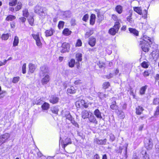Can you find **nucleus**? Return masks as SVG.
Masks as SVG:
<instances>
[{
	"label": "nucleus",
	"instance_id": "obj_62",
	"mask_svg": "<svg viewBox=\"0 0 159 159\" xmlns=\"http://www.w3.org/2000/svg\"><path fill=\"white\" fill-rule=\"evenodd\" d=\"M15 7H11L9 8V10L10 11L14 12H17L16 11Z\"/></svg>",
	"mask_w": 159,
	"mask_h": 159
},
{
	"label": "nucleus",
	"instance_id": "obj_4",
	"mask_svg": "<svg viewBox=\"0 0 159 159\" xmlns=\"http://www.w3.org/2000/svg\"><path fill=\"white\" fill-rule=\"evenodd\" d=\"M134 11L138 14L142 16V17L146 19L147 17L148 11L146 9L142 10L141 7H133Z\"/></svg>",
	"mask_w": 159,
	"mask_h": 159
},
{
	"label": "nucleus",
	"instance_id": "obj_54",
	"mask_svg": "<svg viewBox=\"0 0 159 159\" xmlns=\"http://www.w3.org/2000/svg\"><path fill=\"white\" fill-rule=\"evenodd\" d=\"M19 21L20 22H21L22 23H25L26 21V18L24 16L21 17H20L19 18Z\"/></svg>",
	"mask_w": 159,
	"mask_h": 159
},
{
	"label": "nucleus",
	"instance_id": "obj_34",
	"mask_svg": "<svg viewBox=\"0 0 159 159\" xmlns=\"http://www.w3.org/2000/svg\"><path fill=\"white\" fill-rule=\"evenodd\" d=\"M147 87L148 86L147 85H145L139 89L140 94L142 95L144 94Z\"/></svg>",
	"mask_w": 159,
	"mask_h": 159
},
{
	"label": "nucleus",
	"instance_id": "obj_49",
	"mask_svg": "<svg viewBox=\"0 0 159 159\" xmlns=\"http://www.w3.org/2000/svg\"><path fill=\"white\" fill-rule=\"evenodd\" d=\"M71 123L75 127H79V125L76 122L74 118H72L70 120Z\"/></svg>",
	"mask_w": 159,
	"mask_h": 159
},
{
	"label": "nucleus",
	"instance_id": "obj_12",
	"mask_svg": "<svg viewBox=\"0 0 159 159\" xmlns=\"http://www.w3.org/2000/svg\"><path fill=\"white\" fill-rule=\"evenodd\" d=\"M139 45L141 46L142 50L144 52H148L149 51L151 45H149L148 44L144 43L143 44Z\"/></svg>",
	"mask_w": 159,
	"mask_h": 159
},
{
	"label": "nucleus",
	"instance_id": "obj_23",
	"mask_svg": "<svg viewBox=\"0 0 159 159\" xmlns=\"http://www.w3.org/2000/svg\"><path fill=\"white\" fill-rule=\"evenodd\" d=\"M72 33L71 31L67 28H65L62 31V34L65 36H69Z\"/></svg>",
	"mask_w": 159,
	"mask_h": 159
},
{
	"label": "nucleus",
	"instance_id": "obj_45",
	"mask_svg": "<svg viewBox=\"0 0 159 159\" xmlns=\"http://www.w3.org/2000/svg\"><path fill=\"white\" fill-rule=\"evenodd\" d=\"M17 3V0H10L9 2V5L13 7L16 5Z\"/></svg>",
	"mask_w": 159,
	"mask_h": 159
},
{
	"label": "nucleus",
	"instance_id": "obj_28",
	"mask_svg": "<svg viewBox=\"0 0 159 159\" xmlns=\"http://www.w3.org/2000/svg\"><path fill=\"white\" fill-rule=\"evenodd\" d=\"M27 20L30 26H33L34 25V16H30L29 18H27Z\"/></svg>",
	"mask_w": 159,
	"mask_h": 159
},
{
	"label": "nucleus",
	"instance_id": "obj_35",
	"mask_svg": "<svg viewBox=\"0 0 159 159\" xmlns=\"http://www.w3.org/2000/svg\"><path fill=\"white\" fill-rule=\"evenodd\" d=\"M19 43V39L18 37L16 36H15L14 41L13 42V46L14 47L17 46Z\"/></svg>",
	"mask_w": 159,
	"mask_h": 159
},
{
	"label": "nucleus",
	"instance_id": "obj_16",
	"mask_svg": "<svg viewBox=\"0 0 159 159\" xmlns=\"http://www.w3.org/2000/svg\"><path fill=\"white\" fill-rule=\"evenodd\" d=\"M90 114L89 116L88 117L89 121V123L97 124L98 121L96 119L95 117L93 115L92 113H90Z\"/></svg>",
	"mask_w": 159,
	"mask_h": 159
},
{
	"label": "nucleus",
	"instance_id": "obj_52",
	"mask_svg": "<svg viewBox=\"0 0 159 159\" xmlns=\"http://www.w3.org/2000/svg\"><path fill=\"white\" fill-rule=\"evenodd\" d=\"M111 18L114 21H119L120 20H119L116 14H112L111 15Z\"/></svg>",
	"mask_w": 159,
	"mask_h": 159
},
{
	"label": "nucleus",
	"instance_id": "obj_60",
	"mask_svg": "<svg viewBox=\"0 0 159 159\" xmlns=\"http://www.w3.org/2000/svg\"><path fill=\"white\" fill-rule=\"evenodd\" d=\"M6 93V91H2L0 93V98H2L5 96V94Z\"/></svg>",
	"mask_w": 159,
	"mask_h": 159
},
{
	"label": "nucleus",
	"instance_id": "obj_53",
	"mask_svg": "<svg viewBox=\"0 0 159 159\" xmlns=\"http://www.w3.org/2000/svg\"><path fill=\"white\" fill-rule=\"evenodd\" d=\"M20 78L19 76L14 77L12 80V82L13 83H16L19 81Z\"/></svg>",
	"mask_w": 159,
	"mask_h": 159
},
{
	"label": "nucleus",
	"instance_id": "obj_61",
	"mask_svg": "<svg viewBox=\"0 0 159 159\" xmlns=\"http://www.w3.org/2000/svg\"><path fill=\"white\" fill-rule=\"evenodd\" d=\"M143 159H150L149 157L147 154L146 152H145V155L143 157Z\"/></svg>",
	"mask_w": 159,
	"mask_h": 159
},
{
	"label": "nucleus",
	"instance_id": "obj_24",
	"mask_svg": "<svg viewBox=\"0 0 159 159\" xmlns=\"http://www.w3.org/2000/svg\"><path fill=\"white\" fill-rule=\"evenodd\" d=\"M107 141L106 139H96L94 140V142L98 145H104L106 144Z\"/></svg>",
	"mask_w": 159,
	"mask_h": 159
},
{
	"label": "nucleus",
	"instance_id": "obj_31",
	"mask_svg": "<svg viewBox=\"0 0 159 159\" xmlns=\"http://www.w3.org/2000/svg\"><path fill=\"white\" fill-rule=\"evenodd\" d=\"M22 15L23 16L27 18L30 15L28 9L27 8H25L22 10Z\"/></svg>",
	"mask_w": 159,
	"mask_h": 159
},
{
	"label": "nucleus",
	"instance_id": "obj_39",
	"mask_svg": "<svg viewBox=\"0 0 159 159\" xmlns=\"http://www.w3.org/2000/svg\"><path fill=\"white\" fill-rule=\"evenodd\" d=\"M59 110L58 108L56 106L53 107L51 109V112L56 115H58Z\"/></svg>",
	"mask_w": 159,
	"mask_h": 159
},
{
	"label": "nucleus",
	"instance_id": "obj_56",
	"mask_svg": "<svg viewBox=\"0 0 159 159\" xmlns=\"http://www.w3.org/2000/svg\"><path fill=\"white\" fill-rule=\"evenodd\" d=\"M105 63L104 62L99 61L98 63V65L100 68H102L104 67L105 66Z\"/></svg>",
	"mask_w": 159,
	"mask_h": 159
},
{
	"label": "nucleus",
	"instance_id": "obj_11",
	"mask_svg": "<svg viewBox=\"0 0 159 159\" xmlns=\"http://www.w3.org/2000/svg\"><path fill=\"white\" fill-rule=\"evenodd\" d=\"M59 98L56 95H52L50 97L49 101L51 103L54 104L57 103L59 100Z\"/></svg>",
	"mask_w": 159,
	"mask_h": 159
},
{
	"label": "nucleus",
	"instance_id": "obj_7",
	"mask_svg": "<svg viewBox=\"0 0 159 159\" xmlns=\"http://www.w3.org/2000/svg\"><path fill=\"white\" fill-rule=\"evenodd\" d=\"M70 46L69 43L66 42L63 43L61 46L62 49L61 52L62 53L68 52L70 49Z\"/></svg>",
	"mask_w": 159,
	"mask_h": 159
},
{
	"label": "nucleus",
	"instance_id": "obj_5",
	"mask_svg": "<svg viewBox=\"0 0 159 159\" xmlns=\"http://www.w3.org/2000/svg\"><path fill=\"white\" fill-rule=\"evenodd\" d=\"M41 35V33L39 32H38L36 34H31V36L35 41L36 45L40 48H41L42 46V43L40 38Z\"/></svg>",
	"mask_w": 159,
	"mask_h": 159
},
{
	"label": "nucleus",
	"instance_id": "obj_14",
	"mask_svg": "<svg viewBox=\"0 0 159 159\" xmlns=\"http://www.w3.org/2000/svg\"><path fill=\"white\" fill-rule=\"evenodd\" d=\"M111 109L116 111L118 109V106L117 105L116 101L115 100H111V104L110 106Z\"/></svg>",
	"mask_w": 159,
	"mask_h": 159
},
{
	"label": "nucleus",
	"instance_id": "obj_47",
	"mask_svg": "<svg viewBox=\"0 0 159 159\" xmlns=\"http://www.w3.org/2000/svg\"><path fill=\"white\" fill-rule=\"evenodd\" d=\"M152 104L153 105H156L159 104V98L156 97L154 98L152 101Z\"/></svg>",
	"mask_w": 159,
	"mask_h": 159
},
{
	"label": "nucleus",
	"instance_id": "obj_33",
	"mask_svg": "<svg viewBox=\"0 0 159 159\" xmlns=\"http://www.w3.org/2000/svg\"><path fill=\"white\" fill-rule=\"evenodd\" d=\"M16 17L13 15H8L5 18V20L7 21H12L13 20L16 19Z\"/></svg>",
	"mask_w": 159,
	"mask_h": 159
},
{
	"label": "nucleus",
	"instance_id": "obj_22",
	"mask_svg": "<svg viewBox=\"0 0 159 159\" xmlns=\"http://www.w3.org/2000/svg\"><path fill=\"white\" fill-rule=\"evenodd\" d=\"M153 59L157 58L159 56V51L156 49L152 51L151 54Z\"/></svg>",
	"mask_w": 159,
	"mask_h": 159
},
{
	"label": "nucleus",
	"instance_id": "obj_27",
	"mask_svg": "<svg viewBox=\"0 0 159 159\" xmlns=\"http://www.w3.org/2000/svg\"><path fill=\"white\" fill-rule=\"evenodd\" d=\"M41 107L43 111H47L50 108V104L49 103L44 102L41 105Z\"/></svg>",
	"mask_w": 159,
	"mask_h": 159
},
{
	"label": "nucleus",
	"instance_id": "obj_15",
	"mask_svg": "<svg viewBox=\"0 0 159 159\" xmlns=\"http://www.w3.org/2000/svg\"><path fill=\"white\" fill-rule=\"evenodd\" d=\"M55 32V30L53 28H50V29L45 30L44 33L46 37H50L52 36Z\"/></svg>",
	"mask_w": 159,
	"mask_h": 159
},
{
	"label": "nucleus",
	"instance_id": "obj_17",
	"mask_svg": "<svg viewBox=\"0 0 159 159\" xmlns=\"http://www.w3.org/2000/svg\"><path fill=\"white\" fill-rule=\"evenodd\" d=\"M129 33L135 36H138L139 35V31L135 28H128Z\"/></svg>",
	"mask_w": 159,
	"mask_h": 159
},
{
	"label": "nucleus",
	"instance_id": "obj_46",
	"mask_svg": "<svg viewBox=\"0 0 159 159\" xmlns=\"http://www.w3.org/2000/svg\"><path fill=\"white\" fill-rule=\"evenodd\" d=\"M65 24V22L63 21H60L58 24V27L59 30L62 29L63 28Z\"/></svg>",
	"mask_w": 159,
	"mask_h": 159
},
{
	"label": "nucleus",
	"instance_id": "obj_1",
	"mask_svg": "<svg viewBox=\"0 0 159 159\" xmlns=\"http://www.w3.org/2000/svg\"><path fill=\"white\" fill-rule=\"evenodd\" d=\"M92 103L88 102L83 99L79 100L75 102L76 107L79 108H88L89 105H91Z\"/></svg>",
	"mask_w": 159,
	"mask_h": 159
},
{
	"label": "nucleus",
	"instance_id": "obj_6",
	"mask_svg": "<svg viewBox=\"0 0 159 159\" xmlns=\"http://www.w3.org/2000/svg\"><path fill=\"white\" fill-rule=\"evenodd\" d=\"M72 143V142L71 138L69 137H67L64 140L62 139L60 141V143L62 147L64 150L67 146L70 144Z\"/></svg>",
	"mask_w": 159,
	"mask_h": 159
},
{
	"label": "nucleus",
	"instance_id": "obj_63",
	"mask_svg": "<svg viewBox=\"0 0 159 159\" xmlns=\"http://www.w3.org/2000/svg\"><path fill=\"white\" fill-rule=\"evenodd\" d=\"M100 157L99 155L96 154L93 157V159H100Z\"/></svg>",
	"mask_w": 159,
	"mask_h": 159
},
{
	"label": "nucleus",
	"instance_id": "obj_30",
	"mask_svg": "<svg viewBox=\"0 0 159 159\" xmlns=\"http://www.w3.org/2000/svg\"><path fill=\"white\" fill-rule=\"evenodd\" d=\"M10 36L11 35L10 34H3L1 35V38L2 40L6 41L8 39Z\"/></svg>",
	"mask_w": 159,
	"mask_h": 159
},
{
	"label": "nucleus",
	"instance_id": "obj_2",
	"mask_svg": "<svg viewBox=\"0 0 159 159\" xmlns=\"http://www.w3.org/2000/svg\"><path fill=\"white\" fill-rule=\"evenodd\" d=\"M120 26V24L119 21L115 22L113 26L109 30V34L111 35H115L118 32Z\"/></svg>",
	"mask_w": 159,
	"mask_h": 159
},
{
	"label": "nucleus",
	"instance_id": "obj_3",
	"mask_svg": "<svg viewBox=\"0 0 159 159\" xmlns=\"http://www.w3.org/2000/svg\"><path fill=\"white\" fill-rule=\"evenodd\" d=\"M140 41L139 42V45L143 44L144 43L151 45L153 43V40L151 37L146 35L143 34L140 38Z\"/></svg>",
	"mask_w": 159,
	"mask_h": 159
},
{
	"label": "nucleus",
	"instance_id": "obj_19",
	"mask_svg": "<svg viewBox=\"0 0 159 159\" xmlns=\"http://www.w3.org/2000/svg\"><path fill=\"white\" fill-rule=\"evenodd\" d=\"M144 109L141 106H138L135 108V113L137 115H140L142 114Z\"/></svg>",
	"mask_w": 159,
	"mask_h": 159
},
{
	"label": "nucleus",
	"instance_id": "obj_20",
	"mask_svg": "<svg viewBox=\"0 0 159 159\" xmlns=\"http://www.w3.org/2000/svg\"><path fill=\"white\" fill-rule=\"evenodd\" d=\"M148 143H145L144 146L147 150L151 149L153 147V143L152 142V139H149L148 140Z\"/></svg>",
	"mask_w": 159,
	"mask_h": 159
},
{
	"label": "nucleus",
	"instance_id": "obj_38",
	"mask_svg": "<svg viewBox=\"0 0 159 159\" xmlns=\"http://www.w3.org/2000/svg\"><path fill=\"white\" fill-rule=\"evenodd\" d=\"M75 63V60L73 58H71L68 62V65L69 67L72 68L74 66Z\"/></svg>",
	"mask_w": 159,
	"mask_h": 159
},
{
	"label": "nucleus",
	"instance_id": "obj_9",
	"mask_svg": "<svg viewBox=\"0 0 159 159\" xmlns=\"http://www.w3.org/2000/svg\"><path fill=\"white\" fill-rule=\"evenodd\" d=\"M88 44L91 47L95 46L96 43V39L95 37L91 36L89 38L88 41Z\"/></svg>",
	"mask_w": 159,
	"mask_h": 159
},
{
	"label": "nucleus",
	"instance_id": "obj_21",
	"mask_svg": "<svg viewBox=\"0 0 159 159\" xmlns=\"http://www.w3.org/2000/svg\"><path fill=\"white\" fill-rule=\"evenodd\" d=\"M96 16L94 14H92L90 16L89 24L91 25H93L95 23L96 20Z\"/></svg>",
	"mask_w": 159,
	"mask_h": 159
},
{
	"label": "nucleus",
	"instance_id": "obj_57",
	"mask_svg": "<svg viewBox=\"0 0 159 159\" xmlns=\"http://www.w3.org/2000/svg\"><path fill=\"white\" fill-rule=\"evenodd\" d=\"M26 64L25 63L23 64L22 67V73L25 74L26 72Z\"/></svg>",
	"mask_w": 159,
	"mask_h": 159
},
{
	"label": "nucleus",
	"instance_id": "obj_48",
	"mask_svg": "<svg viewBox=\"0 0 159 159\" xmlns=\"http://www.w3.org/2000/svg\"><path fill=\"white\" fill-rule=\"evenodd\" d=\"M150 72L149 70H145L143 73V75L144 77L148 76L150 75Z\"/></svg>",
	"mask_w": 159,
	"mask_h": 159
},
{
	"label": "nucleus",
	"instance_id": "obj_42",
	"mask_svg": "<svg viewBox=\"0 0 159 159\" xmlns=\"http://www.w3.org/2000/svg\"><path fill=\"white\" fill-rule=\"evenodd\" d=\"M17 5L15 7V8L16 9V11H17L20 10L22 7V4L21 2H18L17 3Z\"/></svg>",
	"mask_w": 159,
	"mask_h": 159
},
{
	"label": "nucleus",
	"instance_id": "obj_8",
	"mask_svg": "<svg viewBox=\"0 0 159 159\" xmlns=\"http://www.w3.org/2000/svg\"><path fill=\"white\" fill-rule=\"evenodd\" d=\"M10 137L8 133H5L0 136V144H2L5 143Z\"/></svg>",
	"mask_w": 159,
	"mask_h": 159
},
{
	"label": "nucleus",
	"instance_id": "obj_64",
	"mask_svg": "<svg viewBox=\"0 0 159 159\" xmlns=\"http://www.w3.org/2000/svg\"><path fill=\"white\" fill-rule=\"evenodd\" d=\"M7 60H4L3 62L0 61V66L5 65L7 63Z\"/></svg>",
	"mask_w": 159,
	"mask_h": 159
},
{
	"label": "nucleus",
	"instance_id": "obj_10",
	"mask_svg": "<svg viewBox=\"0 0 159 159\" xmlns=\"http://www.w3.org/2000/svg\"><path fill=\"white\" fill-rule=\"evenodd\" d=\"M50 80V76L48 75H46L41 79V82L42 85H44L47 84Z\"/></svg>",
	"mask_w": 159,
	"mask_h": 159
},
{
	"label": "nucleus",
	"instance_id": "obj_40",
	"mask_svg": "<svg viewBox=\"0 0 159 159\" xmlns=\"http://www.w3.org/2000/svg\"><path fill=\"white\" fill-rule=\"evenodd\" d=\"M110 86V84L108 81L105 82L102 84V89L105 90L108 89Z\"/></svg>",
	"mask_w": 159,
	"mask_h": 159
},
{
	"label": "nucleus",
	"instance_id": "obj_58",
	"mask_svg": "<svg viewBox=\"0 0 159 159\" xmlns=\"http://www.w3.org/2000/svg\"><path fill=\"white\" fill-rule=\"evenodd\" d=\"M46 67L45 66H43L40 67V69L41 70V71L42 72V73L43 74H44L47 73V72H44V71L46 69Z\"/></svg>",
	"mask_w": 159,
	"mask_h": 159
},
{
	"label": "nucleus",
	"instance_id": "obj_36",
	"mask_svg": "<svg viewBox=\"0 0 159 159\" xmlns=\"http://www.w3.org/2000/svg\"><path fill=\"white\" fill-rule=\"evenodd\" d=\"M76 89L73 86H71L70 88L67 89V93H68L74 94L76 93Z\"/></svg>",
	"mask_w": 159,
	"mask_h": 159
},
{
	"label": "nucleus",
	"instance_id": "obj_29",
	"mask_svg": "<svg viewBox=\"0 0 159 159\" xmlns=\"http://www.w3.org/2000/svg\"><path fill=\"white\" fill-rule=\"evenodd\" d=\"M94 115L98 118L101 119L102 118L101 113L98 109H95L94 111Z\"/></svg>",
	"mask_w": 159,
	"mask_h": 159
},
{
	"label": "nucleus",
	"instance_id": "obj_32",
	"mask_svg": "<svg viewBox=\"0 0 159 159\" xmlns=\"http://www.w3.org/2000/svg\"><path fill=\"white\" fill-rule=\"evenodd\" d=\"M94 33V30L93 29H90L86 31L84 34L85 38H87L92 35Z\"/></svg>",
	"mask_w": 159,
	"mask_h": 159
},
{
	"label": "nucleus",
	"instance_id": "obj_50",
	"mask_svg": "<svg viewBox=\"0 0 159 159\" xmlns=\"http://www.w3.org/2000/svg\"><path fill=\"white\" fill-rule=\"evenodd\" d=\"M82 44V42L81 39H78L77 40L75 46L77 47H81Z\"/></svg>",
	"mask_w": 159,
	"mask_h": 159
},
{
	"label": "nucleus",
	"instance_id": "obj_18",
	"mask_svg": "<svg viewBox=\"0 0 159 159\" xmlns=\"http://www.w3.org/2000/svg\"><path fill=\"white\" fill-rule=\"evenodd\" d=\"M36 67L35 65L32 63H30L29 64V70L28 74H32L35 71Z\"/></svg>",
	"mask_w": 159,
	"mask_h": 159
},
{
	"label": "nucleus",
	"instance_id": "obj_25",
	"mask_svg": "<svg viewBox=\"0 0 159 159\" xmlns=\"http://www.w3.org/2000/svg\"><path fill=\"white\" fill-rule=\"evenodd\" d=\"M90 112L87 110H84L82 112L81 116L83 118L85 119L88 118L89 116Z\"/></svg>",
	"mask_w": 159,
	"mask_h": 159
},
{
	"label": "nucleus",
	"instance_id": "obj_13",
	"mask_svg": "<svg viewBox=\"0 0 159 159\" xmlns=\"http://www.w3.org/2000/svg\"><path fill=\"white\" fill-rule=\"evenodd\" d=\"M34 12L39 14H42L44 13L43 8L39 5H36L34 8Z\"/></svg>",
	"mask_w": 159,
	"mask_h": 159
},
{
	"label": "nucleus",
	"instance_id": "obj_37",
	"mask_svg": "<svg viewBox=\"0 0 159 159\" xmlns=\"http://www.w3.org/2000/svg\"><path fill=\"white\" fill-rule=\"evenodd\" d=\"M82 55L81 53H77L75 55V58L78 62L81 61L82 60Z\"/></svg>",
	"mask_w": 159,
	"mask_h": 159
},
{
	"label": "nucleus",
	"instance_id": "obj_59",
	"mask_svg": "<svg viewBox=\"0 0 159 159\" xmlns=\"http://www.w3.org/2000/svg\"><path fill=\"white\" fill-rule=\"evenodd\" d=\"M70 24L72 26H74L76 25V20L75 19H72L70 21Z\"/></svg>",
	"mask_w": 159,
	"mask_h": 159
},
{
	"label": "nucleus",
	"instance_id": "obj_26",
	"mask_svg": "<svg viewBox=\"0 0 159 159\" xmlns=\"http://www.w3.org/2000/svg\"><path fill=\"white\" fill-rule=\"evenodd\" d=\"M115 11L119 14H121L123 11V8L120 5H118L115 7Z\"/></svg>",
	"mask_w": 159,
	"mask_h": 159
},
{
	"label": "nucleus",
	"instance_id": "obj_51",
	"mask_svg": "<svg viewBox=\"0 0 159 159\" xmlns=\"http://www.w3.org/2000/svg\"><path fill=\"white\" fill-rule=\"evenodd\" d=\"M89 15L87 13V14H85L84 16H83V17L82 18V20L83 21L86 22L89 19Z\"/></svg>",
	"mask_w": 159,
	"mask_h": 159
},
{
	"label": "nucleus",
	"instance_id": "obj_55",
	"mask_svg": "<svg viewBox=\"0 0 159 159\" xmlns=\"http://www.w3.org/2000/svg\"><path fill=\"white\" fill-rule=\"evenodd\" d=\"M65 116L66 119L68 120H69L73 118L70 113L65 114Z\"/></svg>",
	"mask_w": 159,
	"mask_h": 159
},
{
	"label": "nucleus",
	"instance_id": "obj_43",
	"mask_svg": "<svg viewBox=\"0 0 159 159\" xmlns=\"http://www.w3.org/2000/svg\"><path fill=\"white\" fill-rule=\"evenodd\" d=\"M141 66L143 68L145 69L148 68L149 66L148 62L145 61H143L141 64Z\"/></svg>",
	"mask_w": 159,
	"mask_h": 159
},
{
	"label": "nucleus",
	"instance_id": "obj_44",
	"mask_svg": "<svg viewBox=\"0 0 159 159\" xmlns=\"http://www.w3.org/2000/svg\"><path fill=\"white\" fill-rule=\"evenodd\" d=\"M159 116V106H157L155 109L153 113V116L155 117H157Z\"/></svg>",
	"mask_w": 159,
	"mask_h": 159
},
{
	"label": "nucleus",
	"instance_id": "obj_41",
	"mask_svg": "<svg viewBox=\"0 0 159 159\" xmlns=\"http://www.w3.org/2000/svg\"><path fill=\"white\" fill-rule=\"evenodd\" d=\"M129 14V16H128L126 18L127 21L130 23H132L133 20H132V11H130Z\"/></svg>",
	"mask_w": 159,
	"mask_h": 159
}]
</instances>
